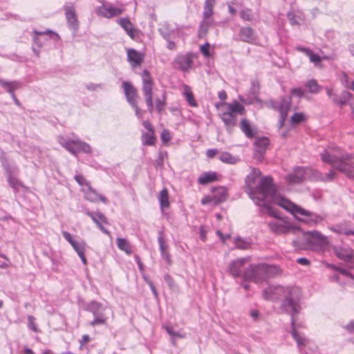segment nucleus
<instances>
[{
	"label": "nucleus",
	"mask_w": 354,
	"mask_h": 354,
	"mask_svg": "<svg viewBox=\"0 0 354 354\" xmlns=\"http://www.w3.org/2000/svg\"><path fill=\"white\" fill-rule=\"evenodd\" d=\"M261 176V172L259 169L252 168L245 178L246 192L257 205L263 207L270 204L277 205L301 221L311 216L310 212L279 194L271 176L262 177L257 186L254 187L255 181Z\"/></svg>",
	"instance_id": "1"
},
{
	"label": "nucleus",
	"mask_w": 354,
	"mask_h": 354,
	"mask_svg": "<svg viewBox=\"0 0 354 354\" xmlns=\"http://www.w3.org/2000/svg\"><path fill=\"white\" fill-rule=\"evenodd\" d=\"M324 162L344 174L346 177L354 179V155L344 152L337 147H328L320 154Z\"/></svg>",
	"instance_id": "2"
},
{
	"label": "nucleus",
	"mask_w": 354,
	"mask_h": 354,
	"mask_svg": "<svg viewBox=\"0 0 354 354\" xmlns=\"http://www.w3.org/2000/svg\"><path fill=\"white\" fill-rule=\"evenodd\" d=\"M221 107L219 116L224 122L227 131L231 133L232 129L236 125L238 115H243L244 106L236 100L232 103L221 102L216 107Z\"/></svg>",
	"instance_id": "3"
},
{
	"label": "nucleus",
	"mask_w": 354,
	"mask_h": 354,
	"mask_svg": "<svg viewBox=\"0 0 354 354\" xmlns=\"http://www.w3.org/2000/svg\"><path fill=\"white\" fill-rule=\"evenodd\" d=\"M280 269L275 266L259 263L250 265L243 274L245 280H251L255 283H261L268 277L278 274Z\"/></svg>",
	"instance_id": "4"
},
{
	"label": "nucleus",
	"mask_w": 354,
	"mask_h": 354,
	"mask_svg": "<svg viewBox=\"0 0 354 354\" xmlns=\"http://www.w3.org/2000/svg\"><path fill=\"white\" fill-rule=\"evenodd\" d=\"M301 296V289L297 286H283V301L281 308L291 315L292 318L297 315L301 309L299 301Z\"/></svg>",
	"instance_id": "5"
},
{
	"label": "nucleus",
	"mask_w": 354,
	"mask_h": 354,
	"mask_svg": "<svg viewBox=\"0 0 354 354\" xmlns=\"http://www.w3.org/2000/svg\"><path fill=\"white\" fill-rule=\"evenodd\" d=\"M142 81V92L145 97L146 104L148 110L150 113L153 111V93L152 88L153 86V80L151 77L149 72L147 70H144L141 74Z\"/></svg>",
	"instance_id": "6"
},
{
	"label": "nucleus",
	"mask_w": 354,
	"mask_h": 354,
	"mask_svg": "<svg viewBox=\"0 0 354 354\" xmlns=\"http://www.w3.org/2000/svg\"><path fill=\"white\" fill-rule=\"evenodd\" d=\"M268 106L277 110L281 115L279 127H282L287 118L291 106V98L290 97H283L279 102L270 101L268 103Z\"/></svg>",
	"instance_id": "7"
},
{
	"label": "nucleus",
	"mask_w": 354,
	"mask_h": 354,
	"mask_svg": "<svg viewBox=\"0 0 354 354\" xmlns=\"http://www.w3.org/2000/svg\"><path fill=\"white\" fill-rule=\"evenodd\" d=\"M269 229L276 234H284L293 232L297 230L289 222L283 219L270 221L268 223Z\"/></svg>",
	"instance_id": "8"
},
{
	"label": "nucleus",
	"mask_w": 354,
	"mask_h": 354,
	"mask_svg": "<svg viewBox=\"0 0 354 354\" xmlns=\"http://www.w3.org/2000/svg\"><path fill=\"white\" fill-rule=\"evenodd\" d=\"M124 11V8L121 7H115L112 4L102 2V5L97 9V13L105 18H112L113 17L122 15Z\"/></svg>",
	"instance_id": "9"
},
{
	"label": "nucleus",
	"mask_w": 354,
	"mask_h": 354,
	"mask_svg": "<svg viewBox=\"0 0 354 354\" xmlns=\"http://www.w3.org/2000/svg\"><path fill=\"white\" fill-rule=\"evenodd\" d=\"M313 171L309 168L297 167L294 171L288 174L285 179L288 184H297L301 183Z\"/></svg>",
	"instance_id": "10"
},
{
	"label": "nucleus",
	"mask_w": 354,
	"mask_h": 354,
	"mask_svg": "<svg viewBox=\"0 0 354 354\" xmlns=\"http://www.w3.org/2000/svg\"><path fill=\"white\" fill-rule=\"evenodd\" d=\"M86 214L88 216L92 221L97 225L99 229L106 234H110V232L106 230L103 225H108L109 221L107 218L100 212H90L86 210Z\"/></svg>",
	"instance_id": "11"
},
{
	"label": "nucleus",
	"mask_w": 354,
	"mask_h": 354,
	"mask_svg": "<svg viewBox=\"0 0 354 354\" xmlns=\"http://www.w3.org/2000/svg\"><path fill=\"white\" fill-rule=\"evenodd\" d=\"M250 261L249 257L240 258L232 261L229 266V272L234 277H243V266Z\"/></svg>",
	"instance_id": "12"
},
{
	"label": "nucleus",
	"mask_w": 354,
	"mask_h": 354,
	"mask_svg": "<svg viewBox=\"0 0 354 354\" xmlns=\"http://www.w3.org/2000/svg\"><path fill=\"white\" fill-rule=\"evenodd\" d=\"M122 88L124 89V95L128 102L131 106H136L138 98V93L136 88L133 87V86L129 82H123Z\"/></svg>",
	"instance_id": "13"
},
{
	"label": "nucleus",
	"mask_w": 354,
	"mask_h": 354,
	"mask_svg": "<svg viewBox=\"0 0 354 354\" xmlns=\"http://www.w3.org/2000/svg\"><path fill=\"white\" fill-rule=\"evenodd\" d=\"M65 239L72 245L73 249L77 253L78 256L84 254L86 250V243L84 241H77L72 237L71 234L66 231L62 232Z\"/></svg>",
	"instance_id": "14"
},
{
	"label": "nucleus",
	"mask_w": 354,
	"mask_h": 354,
	"mask_svg": "<svg viewBox=\"0 0 354 354\" xmlns=\"http://www.w3.org/2000/svg\"><path fill=\"white\" fill-rule=\"evenodd\" d=\"M282 294V286H271L263 290V297L266 300H274L281 298Z\"/></svg>",
	"instance_id": "15"
},
{
	"label": "nucleus",
	"mask_w": 354,
	"mask_h": 354,
	"mask_svg": "<svg viewBox=\"0 0 354 354\" xmlns=\"http://www.w3.org/2000/svg\"><path fill=\"white\" fill-rule=\"evenodd\" d=\"M82 191L84 194L85 198L91 202L102 201L104 203H107V199L98 194L96 190L93 189L91 185L87 187H82Z\"/></svg>",
	"instance_id": "16"
},
{
	"label": "nucleus",
	"mask_w": 354,
	"mask_h": 354,
	"mask_svg": "<svg viewBox=\"0 0 354 354\" xmlns=\"http://www.w3.org/2000/svg\"><path fill=\"white\" fill-rule=\"evenodd\" d=\"M64 9L65 11L66 18L69 26L73 29H77L78 27V21L74 5L72 3L66 5L64 6Z\"/></svg>",
	"instance_id": "17"
},
{
	"label": "nucleus",
	"mask_w": 354,
	"mask_h": 354,
	"mask_svg": "<svg viewBox=\"0 0 354 354\" xmlns=\"http://www.w3.org/2000/svg\"><path fill=\"white\" fill-rule=\"evenodd\" d=\"M175 67L183 71H188L192 64L191 55H178L174 60Z\"/></svg>",
	"instance_id": "18"
},
{
	"label": "nucleus",
	"mask_w": 354,
	"mask_h": 354,
	"mask_svg": "<svg viewBox=\"0 0 354 354\" xmlns=\"http://www.w3.org/2000/svg\"><path fill=\"white\" fill-rule=\"evenodd\" d=\"M307 234L309 236L308 242L312 245L313 248L322 246L326 243V238L317 231L309 232Z\"/></svg>",
	"instance_id": "19"
},
{
	"label": "nucleus",
	"mask_w": 354,
	"mask_h": 354,
	"mask_svg": "<svg viewBox=\"0 0 354 354\" xmlns=\"http://www.w3.org/2000/svg\"><path fill=\"white\" fill-rule=\"evenodd\" d=\"M128 61L133 67L140 66L144 60V55L135 49L127 50Z\"/></svg>",
	"instance_id": "20"
},
{
	"label": "nucleus",
	"mask_w": 354,
	"mask_h": 354,
	"mask_svg": "<svg viewBox=\"0 0 354 354\" xmlns=\"http://www.w3.org/2000/svg\"><path fill=\"white\" fill-rule=\"evenodd\" d=\"M333 251L335 255L344 261H350L353 257V252L349 248L334 247Z\"/></svg>",
	"instance_id": "21"
},
{
	"label": "nucleus",
	"mask_w": 354,
	"mask_h": 354,
	"mask_svg": "<svg viewBox=\"0 0 354 354\" xmlns=\"http://www.w3.org/2000/svg\"><path fill=\"white\" fill-rule=\"evenodd\" d=\"M240 129L247 138H252L254 137L256 131L251 127L249 121L245 118L241 120Z\"/></svg>",
	"instance_id": "22"
},
{
	"label": "nucleus",
	"mask_w": 354,
	"mask_h": 354,
	"mask_svg": "<svg viewBox=\"0 0 354 354\" xmlns=\"http://www.w3.org/2000/svg\"><path fill=\"white\" fill-rule=\"evenodd\" d=\"M239 37L243 41L252 43L254 40V31L250 27H242Z\"/></svg>",
	"instance_id": "23"
},
{
	"label": "nucleus",
	"mask_w": 354,
	"mask_h": 354,
	"mask_svg": "<svg viewBox=\"0 0 354 354\" xmlns=\"http://www.w3.org/2000/svg\"><path fill=\"white\" fill-rule=\"evenodd\" d=\"M295 318L292 317L291 319V324H292V335L293 338L295 339V340L297 342L298 346L300 348H301L302 347H304L306 345V344L308 342V339L297 333V332L296 331V330L295 328Z\"/></svg>",
	"instance_id": "24"
},
{
	"label": "nucleus",
	"mask_w": 354,
	"mask_h": 354,
	"mask_svg": "<svg viewBox=\"0 0 354 354\" xmlns=\"http://www.w3.org/2000/svg\"><path fill=\"white\" fill-rule=\"evenodd\" d=\"M269 144V141L268 138L263 137L257 139L254 142L255 151L257 153L259 154V156L261 157L265 152L268 145Z\"/></svg>",
	"instance_id": "25"
},
{
	"label": "nucleus",
	"mask_w": 354,
	"mask_h": 354,
	"mask_svg": "<svg viewBox=\"0 0 354 354\" xmlns=\"http://www.w3.org/2000/svg\"><path fill=\"white\" fill-rule=\"evenodd\" d=\"M75 141L76 140H66L63 138H60L59 140L60 145L73 155H76L77 153V147L75 146Z\"/></svg>",
	"instance_id": "26"
},
{
	"label": "nucleus",
	"mask_w": 354,
	"mask_h": 354,
	"mask_svg": "<svg viewBox=\"0 0 354 354\" xmlns=\"http://www.w3.org/2000/svg\"><path fill=\"white\" fill-rule=\"evenodd\" d=\"M158 201L162 209L169 207V194L166 188H163L158 195Z\"/></svg>",
	"instance_id": "27"
},
{
	"label": "nucleus",
	"mask_w": 354,
	"mask_h": 354,
	"mask_svg": "<svg viewBox=\"0 0 354 354\" xmlns=\"http://www.w3.org/2000/svg\"><path fill=\"white\" fill-rule=\"evenodd\" d=\"M0 85L15 97L14 91L19 87L20 84L16 81L7 82L0 80Z\"/></svg>",
	"instance_id": "28"
},
{
	"label": "nucleus",
	"mask_w": 354,
	"mask_h": 354,
	"mask_svg": "<svg viewBox=\"0 0 354 354\" xmlns=\"http://www.w3.org/2000/svg\"><path fill=\"white\" fill-rule=\"evenodd\" d=\"M142 142L143 145L147 146H152L156 143V137L154 134V131H147L142 133Z\"/></svg>",
	"instance_id": "29"
},
{
	"label": "nucleus",
	"mask_w": 354,
	"mask_h": 354,
	"mask_svg": "<svg viewBox=\"0 0 354 354\" xmlns=\"http://www.w3.org/2000/svg\"><path fill=\"white\" fill-rule=\"evenodd\" d=\"M352 95L347 92L343 91L339 96H335L333 97V101L335 104L343 106L346 104L351 99Z\"/></svg>",
	"instance_id": "30"
},
{
	"label": "nucleus",
	"mask_w": 354,
	"mask_h": 354,
	"mask_svg": "<svg viewBox=\"0 0 354 354\" xmlns=\"http://www.w3.org/2000/svg\"><path fill=\"white\" fill-rule=\"evenodd\" d=\"M216 180V174L214 172H205L198 178V183L201 185H205Z\"/></svg>",
	"instance_id": "31"
},
{
	"label": "nucleus",
	"mask_w": 354,
	"mask_h": 354,
	"mask_svg": "<svg viewBox=\"0 0 354 354\" xmlns=\"http://www.w3.org/2000/svg\"><path fill=\"white\" fill-rule=\"evenodd\" d=\"M116 243L119 249L125 252L127 254H131V247L127 239L123 238H117Z\"/></svg>",
	"instance_id": "32"
},
{
	"label": "nucleus",
	"mask_w": 354,
	"mask_h": 354,
	"mask_svg": "<svg viewBox=\"0 0 354 354\" xmlns=\"http://www.w3.org/2000/svg\"><path fill=\"white\" fill-rule=\"evenodd\" d=\"M315 174V178L317 179L324 181V182H329L333 180L335 178V173L333 171H330L328 173L325 175L318 172V171H313Z\"/></svg>",
	"instance_id": "33"
},
{
	"label": "nucleus",
	"mask_w": 354,
	"mask_h": 354,
	"mask_svg": "<svg viewBox=\"0 0 354 354\" xmlns=\"http://www.w3.org/2000/svg\"><path fill=\"white\" fill-rule=\"evenodd\" d=\"M298 49L300 50L301 51L305 53L307 55V56L309 57L311 62H313L315 64L320 62L322 58L318 55L315 54L310 50H309L308 48H302V47L298 48Z\"/></svg>",
	"instance_id": "34"
},
{
	"label": "nucleus",
	"mask_w": 354,
	"mask_h": 354,
	"mask_svg": "<svg viewBox=\"0 0 354 354\" xmlns=\"http://www.w3.org/2000/svg\"><path fill=\"white\" fill-rule=\"evenodd\" d=\"M219 160L225 163L228 164H235L238 159L234 156H232L230 153L228 152H223L219 155Z\"/></svg>",
	"instance_id": "35"
},
{
	"label": "nucleus",
	"mask_w": 354,
	"mask_h": 354,
	"mask_svg": "<svg viewBox=\"0 0 354 354\" xmlns=\"http://www.w3.org/2000/svg\"><path fill=\"white\" fill-rule=\"evenodd\" d=\"M223 198H217V196L216 195H213V196H205L202 201H201V203L203 205H207V204H209V203H212L214 205H218L221 203H222V199Z\"/></svg>",
	"instance_id": "36"
},
{
	"label": "nucleus",
	"mask_w": 354,
	"mask_h": 354,
	"mask_svg": "<svg viewBox=\"0 0 354 354\" xmlns=\"http://www.w3.org/2000/svg\"><path fill=\"white\" fill-rule=\"evenodd\" d=\"M75 146L77 147V150L78 151H83L86 153H91V147L86 142H82L80 140H76Z\"/></svg>",
	"instance_id": "37"
},
{
	"label": "nucleus",
	"mask_w": 354,
	"mask_h": 354,
	"mask_svg": "<svg viewBox=\"0 0 354 354\" xmlns=\"http://www.w3.org/2000/svg\"><path fill=\"white\" fill-rule=\"evenodd\" d=\"M184 95L185 96L187 102L191 106H196L197 104L194 100V95L189 87L187 86H185Z\"/></svg>",
	"instance_id": "38"
},
{
	"label": "nucleus",
	"mask_w": 354,
	"mask_h": 354,
	"mask_svg": "<svg viewBox=\"0 0 354 354\" xmlns=\"http://www.w3.org/2000/svg\"><path fill=\"white\" fill-rule=\"evenodd\" d=\"M306 119V115L303 113H295L290 118V122L292 124H297Z\"/></svg>",
	"instance_id": "39"
},
{
	"label": "nucleus",
	"mask_w": 354,
	"mask_h": 354,
	"mask_svg": "<svg viewBox=\"0 0 354 354\" xmlns=\"http://www.w3.org/2000/svg\"><path fill=\"white\" fill-rule=\"evenodd\" d=\"M306 86L308 88V91L310 93H318L320 90L319 86L315 80L308 81Z\"/></svg>",
	"instance_id": "40"
},
{
	"label": "nucleus",
	"mask_w": 354,
	"mask_h": 354,
	"mask_svg": "<svg viewBox=\"0 0 354 354\" xmlns=\"http://www.w3.org/2000/svg\"><path fill=\"white\" fill-rule=\"evenodd\" d=\"M118 23L126 32L133 28V24L128 18H120L118 20Z\"/></svg>",
	"instance_id": "41"
},
{
	"label": "nucleus",
	"mask_w": 354,
	"mask_h": 354,
	"mask_svg": "<svg viewBox=\"0 0 354 354\" xmlns=\"http://www.w3.org/2000/svg\"><path fill=\"white\" fill-rule=\"evenodd\" d=\"M102 308V305L97 301H91L88 305L89 310L93 314V315L97 316L98 312Z\"/></svg>",
	"instance_id": "42"
},
{
	"label": "nucleus",
	"mask_w": 354,
	"mask_h": 354,
	"mask_svg": "<svg viewBox=\"0 0 354 354\" xmlns=\"http://www.w3.org/2000/svg\"><path fill=\"white\" fill-rule=\"evenodd\" d=\"M8 180L10 185L16 190L19 189L20 187H22L21 181L12 176H9Z\"/></svg>",
	"instance_id": "43"
},
{
	"label": "nucleus",
	"mask_w": 354,
	"mask_h": 354,
	"mask_svg": "<svg viewBox=\"0 0 354 354\" xmlns=\"http://www.w3.org/2000/svg\"><path fill=\"white\" fill-rule=\"evenodd\" d=\"M10 266L9 259L4 254H0V268H8Z\"/></svg>",
	"instance_id": "44"
},
{
	"label": "nucleus",
	"mask_w": 354,
	"mask_h": 354,
	"mask_svg": "<svg viewBox=\"0 0 354 354\" xmlns=\"http://www.w3.org/2000/svg\"><path fill=\"white\" fill-rule=\"evenodd\" d=\"M75 179L76 182L81 185L82 187H87L90 185V183L85 179V178L82 175H76L75 176Z\"/></svg>",
	"instance_id": "45"
},
{
	"label": "nucleus",
	"mask_w": 354,
	"mask_h": 354,
	"mask_svg": "<svg viewBox=\"0 0 354 354\" xmlns=\"http://www.w3.org/2000/svg\"><path fill=\"white\" fill-rule=\"evenodd\" d=\"M240 16L242 19L245 21H251L252 20V11L250 9H245L241 11Z\"/></svg>",
	"instance_id": "46"
},
{
	"label": "nucleus",
	"mask_w": 354,
	"mask_h": 354,
	"mask_svg": "<svg viewBox=\"0 0 354 354\" xmlns=\"http://www.w3.org/2000/svg\"><path fill=\"white\" fill-rule=\"evenodd\" d=\"M106 322V317L103 315H101L99 317H96L91 322V325L94 326L95 325H101L105 324Z\"/></svg>",
	"instance_id": "47"
},
{
	"label": "nucleus",
	"mask_w": 354,
	"mask_h": 354,
	"mask_svg": "<svg viewBox=\"0 0 354 354\" xmlns=\"http://www.w3.org/2000/svg\"><path fill=\"white\" fill-rule=\"evenodd\" d=\"M165 106V95H163L162 99L158 98L156 100V107L157 111L160 113Z\"/></svg>",
	"instance_id": "48"
},
{
	"label": "nucleus",
	"mask_w": 354,
	"mask_h": 354,
	"mask_svg": "<svg viewBox=\"0 0 354 354\" xmlns=\"http://www.w3.org/2000/svg\"><path fill=\"white\" fill-rule=\"evenodd\" d=\"M214 192L215 193L214 195H216L217 198H221V196H223L222 198H223L222 199V202L226 199L227 193L226 190L223 187L216 188L214 189Z\"/></svg>",
	"instance_id": "49"
},
{
	"label": "nucleus",
	"mask_w": 354,
	"mask_h": 354,
	"mask_svg": "<svg viewBox=\"0 0 354 354\" xmlns=\"http://www.w3.org/2000/svg\"><path fill=\"white\" fill-rule=\"evenodd\" d=\"M209 46L210 45L209 43H205L200 46V50L205 57H209L210 56L209 51Z\"/></svg>",
	"instance_id": "50"
},
{
	"label": "nucleus",
	"mask_w": 354,
	"mask_h": 354,
	"mask_svg": "<svg viewBox=\"0 0 354 354\" xmlns=\"http://www.w3.org/2000/svg\"><path fill=\"white\" fill-rule=\"evenodd\" d=\"M28 327L30 328V329H31L32 330H33L35 332H37L38 330H37V327L35 323L34 317H32L31 315L28 316Z\"/></svg>",
	"instance_id": "51"
},
{
	"label": "nucleus",
	"mask_w": 354,
	"mask_h": 354,
	"mask_svg": "<svg viewBox=\"0 0 354 354\" xmlns=\"http://www.w3.org/2000/svg\"><path fill=\"white\" fill-rule=\"evenodd\" d=\"M287 17H288V20L290 21L291 25L295 26V25L299 24V22L296 19V16L294 12H289L287 14Z\"/></svg>",
	"instance_id": "52"
},
{
	"label": "nucleus",
	"mask_w": 354,
	"mask_h": 354,
	"mask_svg": "<svg viewBox=\"0 0 354 354\" xmlns=\"http://www.w3.org/2000/svg\"><path fill=\"white\" fill-rule=\"evenodd\" d=\"M205 24L206 23L203 22V24L200 26L198 31V36L200 37L205 36L208 31V25Z\"/></svg>",
	"instance_id": "53"
},
{
	"label": "nucleus",
	"mask_w": 354,
	"mask_h": 354,
	"mask_svg": "<svg viewBox=\"0 0 354 354\" xmlns=\"http://www.w3.org/2000/svg\"><path fill=\"white\" fill-rule=\"evenodd\" d=\"M161 140L163 142H167L171 139L170 133L168 130L164 129L160 136Z\"/></svg>",
	"instance_id": "54"
},
{
	"label": "nucleus",
	"mask_w": 354,
	"mask_h": 354,
	"mask_svg": "<svg viewBox=\"0 0 354 354\" xmlns=\"http://www.w3.org/2000/svg\"><path fill=\"white\" fill-rule=\"evenodd\" d=\"M158 243L160 245V249L161 250L162 255H164L165 252H166L167 251H166V245H165V241H164L162 236L160 235L158 236Z\"/></svg>",
	"instance_id": "55"
},
{
	"label": "nucleus",
	"mask_w": 354,
	"mask_h": 354,
	"mask_svg": "<svg viewBox=\"0 0 354 354\" xmlns=\"http://www.w3.org/2000/svg\"><path fill=\"white\" fill-rule=\"evenodd\" d=\"M213 15V10L209 8H204L203 11V23H206V20L208 19Z\"/></svg>",
	"instance_id": "56"
},
{
	"label": "nucleus",
	"mask_w": 354,
	"mask_h": 354,
	"mask_svg": "<svg viewBox=\"0 0 354 354\" xmlns=\"http://www.w3.org/2000/svg\"><path fill=\"white\" fill-rule=\"evenodd\" d=\"M332 268H333V270L338 271L342 274H343L344 276H346V277H349L351 278H353L352 274L348 271H347L346 270L341 268H339V267H336L335 266H333Z\"/></svg>",
	"instance_id": "57"
},
{
	"label": "nucleus",
	"mask_w": 354,
	"mask_h": 354,
	"mask_svg": "<svg viewBox=\"0 0 354 354\" xmlns=\"http://www.w3.org/2000/svg\"><path fill=\"white\" fill-rule=\"evenodd\" d=\"M235 243L236 248L239 249H246L248 247V243L241 239H236L235 240Z\"/></svg>",
	"instance_id": "58"
},
{
	"label": "nucleus",
	"mask_w": 354,
	"mask_h": 354,
	"mask_svg": "<svg viewBox=\"0 0 354 354\" xmlns=\"http://www.w3.org/2000/svg\"><path fill=\"white\" fill-rule=\"evenodd\" d=\"M127 35L132 39L139 35V30L133 27L127 31Z\"/></svg>",
	"instance_id": "59"
},
{
	"label": "nucleus",
	"mask_w": 354,
	"mask_h": 354,
	"mask_svg": "<svg viewBox=\"0 0 354 354\" xmlns=\"http://www.w3.org/2000/svg\"><path fill=\"white\" fill-rule=\"evenodd\" d=\"M164 279L165 281L167 282V283L168 284V286H169L170 288H174V286H175V283L173 280V279L171 278V277L169 274H165L164 276Z\"/></svg>",
	"instance_id": "60"
},
{
	"label": "nucleus",
	"mask_w": 354,
	"mask_h": 354,
	"mask_svg": "<svg viewBox=\"0 0 354 354\" xmlns=\"http://www.w3.org/2000/svg\"><path fill=\"white\" fill-rule=\"evenodd\" d=\"M341 80L346 88H350L351 82H349L348 77L345 73H344L342 75V77Z\"/></svg>",
	"instance_id": "61"
},
{
	"label": "nucleus",
	"mask_w": 354,
	"mask_h": 354,
	"mask_svg": "<svg viewBox=\"0 0 354 354\" xmlns=\"http://www.w3.org/2000/svg\"><path fill=\"white\" fill-rule=\"evenodd\" d=\"M216 0H205L204 8L212 9L215 5Z\"/></svg>",
	"instance_id": "62"
},
{
	"label": "nucleus",
	"mask_w": 354,
	"mask_h": 354,
	"mask_svg": "<svg viewBox=\"0 0 354 354\" xmlns=\"http://www.w3.org/2000/svg\"><path fill=\"white\" fill-rule=\"evenodd\" d=\"M142 125L147 130V131H154L153 127H152L151 124L149 121H147V120L143 121Z\"/></svg>",
	"instance_id": "63"
},
{
	"label": "nucleus",
	"mask_w": 354,
	"mask_h": 354,
	"mask_svg": "<svg viewBox=\"0 0 354 354\" xmlns=\"http://www.w3.org/2000/svg\"><path fill=\"white\" fill-rule=\"evenodd\" d=\"M291 93L298 97H301L304 95V92L301 88H293L291 91Z\"/></svg>",
	"instance_id": "64"
}]
</instances>
